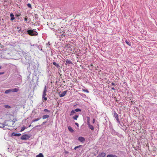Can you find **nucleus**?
Instances as JSON below:
<instances>
[{
  "mask_svg": "<svg viewBox=\"0 0 157 157\" xmlns=\"http://www.w3.org/2000/svg\"><path fill=\"white\" fill-rule=\"evenodd\" d=\"M56 66V67L58 68H59L60 67L59 65L57 63V64Z\"/></svg>",
  "mask_w": 157,
  "mask_h": 157,
  "instance_id": "nucleus-28",
  "label": "nucleus"
},
{
  "mask_svg": "<svg viewBox=\"0 0 157 157\" xmlns=\"http://www.w3.org/2000/svg\"><path fill=\"white\" fill-rule=\"evenodd\" d=\"M66 62L67 63L70 64L72 63L68 59H67L66 61Z\"/></svg>",
  "mask_w": 157,
  "mask_h": 157,
  "instance_id": "nucleus-19",
  "label": "nucleus"
},
{
  "mask_svg": "<svg viewBox=\"0 0 157 157\" xmlns=\"http://www.w3.org/2000/svg\"><path fill=\"white\" fill-rule=\"evenodd\" d=\"M88 126H89V128L90 129H91L92 130H94V126L93 125H91L90 124H89V125Z\"/></svg>",
  "mask_w": 157,
  "mask_h": 157,
  "instance_id": "nucleus-14",
  "label": "nucleus"
},
{
  "mask_svg": "<svg viewBox=\"0 0 157 157\" xmlns=\"http://www.w3.org/2000/svg\"><path fill=\"white\" fill-rule=\"evenodd\" d=\"M111 85H114V84L113 83V82H112Z\"/></svg>",
  "mask_w": 157,
  "mask_h": 157,
  "instance_id": "nucleus-40",
  "label": "nucleus"
},
{
  "mask_svg": "<svg viewBox=\"0 0 157 157\" xmlns=\"http://www.w3.org/2000/svg\"><path fill=\"white\" fill-rule=\"evenodd\" d=\"M113 116L116 119L117 122L120 123V122L118 118V115L117 114V113H116L115 112L114 113Z\"/></svg>",
  "mask_w": 157,
  "mask_h": 157,
  "instance_id": "nucleus-4",
  "label": "nucleus"
},
{
  "mask_svg": "<svg viewBox=\"0 0 157 157\" xmlns=\"http://www.w3.org/2000/svg\"><path fill=\"white\" fill-rule=\"evenodd\" d=\"M87 124L88 126H89V124H90V121H87Z\"/></svg>",
  "mask_w": 157,
  "mask_h": 157,
  "instance_id": "nucleus-33",
  "label": "nucleus"
},
{
  "mask_svg": "<svg viewBox=\"0 0 157 157\" xmlns=\"http://www.w3.org/2000/svg\"><path fill=\"white\" fill-rule=\"evenodd\" d=\"M47 122V121H46V122H44L43 123V124H44L46 123Z\"/></svg>",
  "mask_w": 157,
  "mask_h": 157,
  "instance_id": "nucleus-39",
  "label": "nucleus"
},
{
  "mask_svg": "<svg viewBox=\"0 0 157 157\" xmlns=\"http://www.w3.org/2000/svg\"><path fill=\"white\" fill-rule=\"evenodd\" d=\"M81 146V145H79L78 146L75 147L74 148V149L76 150L77 148H79Z\"/></svg>",
  "mask_w": 157,
  "mask_h": 157,
  "instance_id": "nucleus-24",
  "label": "nucleus"
},
{
  "mask_svg": "<svg viewBox=\"0 0 157 157\" xmlns=\"http://www.w3.org/2000/svg\"><path fill=\"white\" fill-rule=\"evenodd\" d=\"M75 124L77 126V127H78V126H79V124H78L77 123H75Z\"/></svg>",
  "mask_w": 157,
  "mask_h": 157,
  "instance_id": "nucleus-34",
  "label": "nucleus"
},
{
  "mask_svg": "<svg viewBox=\"0 0 157 157\" xmlns=\"http://www.w3.org/2000/svg\"><path fill=\"white\" fill-rule=\"evenodd\" d=\"M2 67L0 65V69H1Z\"/></svg>",
  "mask_w": 157,
  "mask_h": 157,
  "instance_id": "nucleus-43",
  "label": "nucleus"
},
{
  "mask_svg": "<svg viewBox=\"0 0 157 157\" xmlns=\"http://www.w3.org/2000/svg\"><path fill=\"white\" fill-rule=\"evenodd\" d=\"M30 136L27 134H24L22 136L21 139L22 140H27L30 137Z\"/></svg>",
  "mask_w": 157,
  "mask_h": 157,
  "instance_id": "nucleus-2",
  "label": "nucleus"
},
{
  "mask_svg": "<svg viewBox=\"0 0 157 157\" xmlns=\"http://www.w3.org/2000/svg\"><path fill=\"white\" fill-rule=\"evenodd\" d=\"M125 43H126L129 46H131V45L130 44L129 42L127 40H126L125 41Z\"/></svg>",
  "mask_w": 157,
  "mask_h": 157,
  "instance_id": "nucleus-21",
  "label": "nucleus"
},
{
  "mask_svg": "<svg viewBox=\"0 0 157 157\" xmlns=\"http://www.w3.org/2000/svg\"><path fill=\"white\" fill-rule=\"evenodd\" d=\"M95 119H93V121H92V123L93 124L95 122Z\"/></svg>",
  "mask_w": 157,
  "mask_h": 157,
  "instance_id": "nucleus-35",
  "label": "nucleus"
},
{
  "mask_svg": "<svg viewBox=\"0 0 157 157\" xmlns=\"http://www.w3.org/2000/svg\"><path fill=\"white\" fill-rule=\"evenodd\" d=\"M46 92H47L46 86H45L44 88V90L43 91V94H42V100L43 101H46L47 99V98L45 97V96L46 95Z\"/></svg>",
  "mask_w": 157,
  "mask_h": 157,
  "instance_id": "nucleus-1",
  "label": "nucleus"
},
{
  "mask_svg": "<svg viewBox=\"0 0 157 157\" xmlns=\"http://www.w3.org/2000/svg\"><path fill=\"white\" fill-rule=\"evenodd\" d=\"M26 128L23 127L21 128V132H22Z\"/></svg>",
  "mask_w": 157,
  "mask_h": 157,
  "instance_id": "nucleus-23",
  "label": "nucleus"
},
{
  "mask_svg": "<svg viewBox=\"0 0 157 157\" xmlns=\"http://www.w3.org/2000/svg\"><path fill=\"white\" fill-rule=\"evenodd\" d=\"M78 117V115H76L73 117V118L75 120H77Z\"/></svg>",
  "mask_w": 157,
  "mask_h": 157,
  "instance_id": "nucleus-16",
  "label": "nucleus"
},
{
  "mask_svg": "<svg viewBox=\"0 0 157 157\" xmlns=\"http://www.w3.org/2000/svg\"><path fill=\"white\" fill-rule=\"evenodd\" d=\"M40 157H44V156L42 154L40 153Z\"/></svg>",
  "mask_w": 157,
  "mask_h": 157,
  "instance_id": "nucleus-31",
  "label": "nucleus"
},
{
  "mask_svg": "<svg viewBox=\"0 0 157 157\" xmlns=\"http://www.w3.org/2000/svg\"><path fill=\"white\" fill-rule=\"evenodd\" d=\"M28 34L30 36H34L36 35V33L33 30H28L27 31Z\"/></svg>",
  "mask_w": 157,
  "mask_h": 157,
  "instance_id": "nucleus-3",
  "label": "nucleus"
},
{
  "mask_svg": "<svg viewBox=\"0 0 157 157\" xmlns=\"http://www.w3.org/2000/svg\"><path fill=\"white\" fill-rule=\"evenodd\" d=\"M38 120H39V119H36L35 120H33V121H38Z\"/></svg>",
  "mask_w": 157,
  "mask_h": 157,
  "instance_id": "nucleus-37",
  "label": "nucleus"
},
{
  "mask_svg": "<svg viewBox=\"0 0 157 157\" xmlns=\"http://www.w3.org/2000/svg\"><path fill=\"white\" fill-rule=\"evenodd\" d=\"M49 117V116L48 115H44L43 117L42 118L43 119H45L46 118H48Z\"/></svg>",
  "mask_w": 157,
  "mask_h": 157,
  "instance_id": "nucleus-13",
  "label": "nucleus"
},
{
  "mask_svg": "<svg viewBox=\"0 0 157 157\" xmlns=\"http://www.w3.org/2000/svg\"><path fill=\"white\" fill-rule=\"evenodd\" d=\"M4 127V124H2V126H0V128H3Z\"/></svg>",
  "mask_w": 157,
  "mask_h": 157,
  "instance_id": "nucleus-32",
  "label": "nucleus"
},
{
  "mask_svg": "<svg viewBox=\"0 0 157 157\" xmlns=\"http://www.w3.org/2000/svg\"><path fill=\"white\" fill-rule=\"evenodd\" d=\"M11 92H12L11 89H9L5 91V93L6 94H7Z\"/></svg>",
  "mask_w": 157,
  "mask_h": 157,
  "instance_id": "nucleus-12",
  "label": "nucleus"
},
{
  "mask_svg": "<svg viewBox=\"0 0 157 157\" xmlns=\"http://www.w3.org/2000/svg\"><path fill=\"white\" fill-rule=\"evenodd\" d=\"M41 50L42 51V49H41Z\"/></svg>",
  "mask_w": 157,
  "mask_h": 157,
  "instance_id": "nucleus-44",
  "label": "nucleus"
},
{
  "mask_svg": "<svg viewBox=\"0 0 157 157\" xmlns=\"http://www.w3.org/2000/svg\"><path fill=\"white\" fill-rule=\"evenodd\" d=\"M75 112H81V109L79 108H77L75 109Z\"/></svg>",
  "mask_w": 157,
  "mask_h": 157,
  "instance_id": "nucleus-20",
  "label": "nucleus"
},
{
  "mask_svg": "<svg viewBox=\"0 0 157 157\" xmlns=\"http://www.w3.org/2000/svg\"><path fill=\"white\" fill-rule=\"evenodd\" d=\"M21 135L20 133H12V135L16 136H20Z\"/></svg>",
  "mask_w": 157,
  "mask_h": 157,
  "instance_id": "nucleus-10",
  "label": "nucleus"
},
{
  "mask_svg": "<svg viewBox=\"0 0 157 157\" xmlns=\"http://www.w3.org/2000/svg\"><path fill=\"white\" fill-rule=\"evenodd\" d=\"M75 113V110H72L71 112L70 116H72Z\"/></svg>",
  "mask_w": 157,
  "mask_h": 157,
  "instance_id": "nucleus-17",
  "label": "nucleus"
},
{
  "mask_svg": "<svg viewBox=\"0 0 157 157\" xmlns=\"http://www.w3.org/2000/svg\"><path fill=\"white\" fill-rule=\"evenodd\" d=\"M53 63V64L54 65H55V66L56 65V64H57V63H56L55 62H53V63Z\"/></svg>",
  "mask_w": 157,
  "mask_h": 157,
  "instance_id": "nucleus-30",
  "label": "nucleus"
},
{
  "mask_svg": "<svg viewBox=\"0 0 157 157\" xmlns=\"http://www.w3.org/2000/svg\"><path fill=\"white\" fill-rule=\"evenodd\" d=\"M111 133L113 135H116L117 134V133L115 131V130H112Z\"/></svg>",
  "mask_w": 157,
  "mask_h": 157,
  "instance_id": "nucleus-18",
  "label": "nucleus"
},
{
  "mask_svg": "<svg viewBox=\"0 0 157 157\" xmlns=\"http://www.w3.org/2000/svg\"><path fill=\"white\" fill-rule=\"evenodd\" d=\"M12 92H17L18 91V89L17 88H14L13 89H11Z\"/></svg>",
  "mask_w": 157,
  "mask_h": 157,
  "instance_id": "nucleus-11",
  "label": "nucleus"
},
{
  "mask_svg": "<svg viewBox=\"0 0 157 157\" xmlns=\"http://www.w3.org/2000/svg\"><path fill=\"white\" fill-rule=\"evenodd\" d=\"M106 157H117V156L115 155L110 154L108 155Z\"/></svg>",
  "mask_w": 157,
  "mask_h": 157,
  "instance_id": "nucleus-9",
  "label": "nucleus"
},
{
  "mask_svg": "<svg viewBox=\"0 0 157 157\" xmlns=\"http://www.w3.org/2000/svg\"><path fill=\"white\" fill-rule=\"evenodd\" d=\"M36 157H39V154L36 155Z\"/></svg>",
  "mask_w": 157,
  "mask_h": 157,
  "instance_id": "nucleus-42",
  "label": "nucleus"
},
{
  "mask_svg": "<svg viewBox=\"0 0 157 157\" xmlns=\"http://www.w3.org/2000/svg\"><path fill=\"white\" fill-rule=\"evenodd\" d=\"M10 16L11 17V18L10 19L11 20L13 21L14 19L15 18L14 17V15L13 13H11L10 14Z\"/></svg>",
  "mask_w": 157,
  "mask_h": 157,
  "instance_id": "nucleus-8",
  "label": "nucleus"
},
{
  "mask_svg": "<svg viewBox=\"0 0 157 157\" xmlns=\"http://www.w3.org/2000/svg\"><path fill=\"white\" fill-rule=\"evenodd\" d=\"M4 73V72H0V75L3 74Z\"/></svg>",
  "mask_w": 157,
  "mask_h": 157,
  "instance_id": "nucleus-36",
  "label": "nucleus"
},
{
  "mask_svg": "<svg viewBox=\"0 0 157 157\" xmlns=\"http://www.w3.org/2000/svg\"><path fill=\"white\" fill-rule=\"evenodd\" d=\"M85 92H86V93H89V91L87 90H83Z\"/></svg>",
  "mask_w": 157,
  "mask_h": 157,
  "instance_id": "nucleus-27",
  "label": "nucleus"
},
{
  "mask_svg": "<svg viewBox=\"0 0 157 157\" xmlns=\"http://www.w3.org/2000/svg\"><path fill=\"white\" fill-rule=\"evenodd\" d=\"M25 20L26 21L27 20V18L26 17H25Z\"/></svg>",
  "mask_w": 157,
  "mask_h": 157,
  "instance_id": "nucleus-38",
  "label": "nucleus"
},
{
  "mask_svg": "<svg viewBox=\"0 0 157 157\" xmlns=\"http://www.w3.org/2000/svg\"><path fill=\"white\" fill-rule=\"evenodd\" d=\"M87 121H90V117H87Z\"/></svg>",
  "mask_w": 157,
  "mask_h": 157,
  "instance_id": "nucleus-29",
  "label": "nucleus"
},
{
  "mask_svg": "<svg viewBox=\"0 0 157 157\" xmlns=\"http://www.w3.org/2000/svg\"><path fill=\"white\" fill-rule=\"evenodd\" d=\"M67 91L65 90L61 93V94H59V96L60 97H63L65 96L66 93H67Z\"/></svg>",
  "mask_w": 157,
  "mask_h": 157,
  "instance_id": "nucleus-6",
  "label": "nucleus"
},
{
  "mask_svg": "<svg viewBox=\"0 0 157 157\" xmlns=\"http://www.w3.org/2000/svg\"><path fill=\"white\" fill-rule=\"evenodd\" d=\"M5 107L6 108H8V109H9V108H10V107L8 105H5Z\"/></svg>",
  "mask_w": 157,
  "mask_h": 157,
  "instance_id": "nucleus-26",
  "label": "nucleus"
},
{
  "mask_svg": "<svg viewBox=\"0 0 157 157\" xmlns=\"http://www.w3.org/2000/svg\"><path fill=\"white\" fill-rule=\"evenodd\" d=\"M106 155V154L104 152H102L99 155V156L100 157H104Z\"/></svg>",
  "mask_w": 157,
  "mask_h": 157,
  "instance_id": "nucleus-7",
  "label": "nucleus"
},
{
  "mask_svg": "<svg viewBox=\"0 0 157 157\" xmlns=\"http://www.w3.org/2000/svg\"><path fill=\"white\" fill-rule=\"evenodd\" d=\"M68 129L71 132H74V130L71 126H69L68 127Z\"/></svg>",
  "mask_w": 157,
  "mask_h": 157,
  "instance_id": "nucleus-15",
  "label": "nucleus"
},
{
  "mask_svg": "<svg viewBox=\"0 0 157 157\" xmlns=\"http://www.w3.org/2000/svg\"><path fill=\"white\" fill-rule=\"evenodd\" d=\"M27 6L29 7V8H32V7H31V5L29 4V3H28L27 4Z\"/></svg>",
  "mask_w": 157,
  "mask_h": 157,
  "instance_id": "nucleus-25",
  "label": "nucleus"
},
{
  "mask_svg": "<svg viewBox=\"0 0 157 157\" xmlns=\"http://www.w3.org/2000/svg\"><path fill=\"white\" fill-rule=\"evenodd\" d=\"M113 90H115V89L114 87H112L111 88Z\"/></svg>",
  "mask_w": 157,
  "mask_h": 157,
  "instance_id": "nucleus-41",
  "label": "nucleus"
},
{
  "mask_svg": "<svg viewBox=\"0 0 157 157\" xmlns=\"http://www.w3.org/2000/svg\"><path fill=\"white\" fill-rule=\"evenodd\" d=\"M78 140L82 143H83L85 141V138L79 136L78 138Z\"/></svg>",
  "mask_w": 157,
  "mask_h": 157,
  "instance_id": "nucleus-5",
  "label": "nucleus"
},
{
  "mask_svg": "<svg viewBox=\"0 0 157 157\" xmlns=\"http://www.w3.org/2000/svg\"><path fill=\"white\" fill-rule=\"evenodd\" d=\"M44 112H49V113H50V111L47 109H44Z\"/></svg>",
  "mask_w": 157,
  "mask_h": 157,
  "instance_id": "nucleus-22",
  "label": "nucleus"
}]
</instances>
